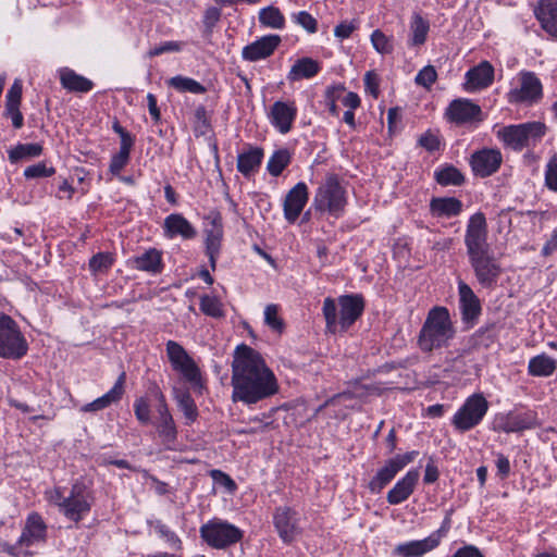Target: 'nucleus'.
<instances>
[{"label":"nucleus","mask_w":557,"mask_h":557,"mask_svg":"<svg viewBox=\"0 0 557 557\" xmlns=\"http://www.w3.org/2000/svg\"><path fill=\"white\" fill-rule=\"evenodd\" d=\"M45 499L55 507L70 521L78 523L85 519L94 505L92 490L82 480H76L67 495L63 488L55 486L45 491Z\"/></svg>","instance_id":"7ed1b4c3"},{"label":"nucleus","mask_w":557,"mask_h":557,"mask_svg":"<svg viewBox=\"0 0 557 557\" xmlns=\"http://www.w3.org/2000/svg\"><path fill=\"white\" fill-rule=\"evenodd\" d=\"M177 406L183 412L187 424L193 423L198 417L197 406L188 392H178L175 395Z\"/></svg>","instance_id":"a18cd8bd"},{"label":"nucleus","mask_w":557,"mask_h":557,"mask_svg":"<svg viewBox=\"0 0 557 557\" xmlns=\"http://www.w3.org/2000/svg\"><path fill=\"white\" fill-rule=\"evenodd\" d=\"M47 541V524L42 517L30 512L25 520L22 533L15 544H4L3 552L13 557H27L29 553L23 548L41 545Z\"/></svg>","instance_id":"6e6552de"},{"label":"nucleus","mask_w":557,"mask_h":557,"mask_svg":"<svg viewBox=\"0 0 557 557\" xmlns=\"http://www.w3.org/2000/svg\"><path fill=\"white\" fill-rule=\"evenodd\" d=\"M374 50L380 54H389L394 51V41L392 36H386L382 30L375 29L370 36Z\"/></svg>","instance_id":"09e8293b"},{"label":"nucleus","mask_w":557,"mask_h":557,"mask_svg":"<svg viewBox=\"0 0 557 557\" xmlns=\"http://www.w3.org/2000/svg\"><path fill=\"white\" fill-rule=\"evenodd\" d=\"M165 349L173 370L190 384H199L201 380L200 369L186 349L175 341H168Z\"/></svg>","instance_id":"f8f14e48"},{"label":"nucleus","mask_w":557,"mask_h":557,"mask_svg":"<svg viewBox=\"0 0 557 557\" xmlns=\"http://www.w3.org/2000/svg\"><path fill=\"white\" fill-rule=\"evenodd\" d=\"M543 97V86L540 78L533 72H521L518 84L508 92L510 103L533 104Z\"/></svg>","instance_id":"4468645a"},{"label":"nucleus","mask_w":557,"mask_h":557,"mask_svg":"<svg viewBox=\"0 0 557 557\" xmlns=\"http://www.w3.org/2000/svg\"><path fill=\"white\" fill-rule=\"evenodd\" d=\"M320 71V64L311 58L298 59L287 74L289 82L308 79L315 76Z\"/></svg>","instance_id":"e433bc0d"},{"label":"nucleus","mask_w":557,"mask_h":557,"mask_svg":"<svg viewBox=\"0 0 557 557\" xmlns=\"http://www.w3.org/2000/svg\"><path fill=\"white\" fill-rule=\"evenodd\" d=\"M259 22L261 25L272 29H283L285 27V17L278 8L269 5L259 11Z\"/></svg>","instance_id":"79ce46f5"},{"label":"nucleus","mask_w":557,"mask_h":557,"mask_svg":"<svg viewBox=\"0 0 557 557\" xmlns=\"http://www.w3.org/2000/svg\"><path fill=\"white\" fill-rule=\"evenodd\" d=\"M437 79V72L433 65L423 66L414 77L417 85L430 89Z\"/></svg>","instance_id":"5fc2aeb1"},{"label":"nucleus","mask_w":557,"mask_h":557,"mask_svg":"<svg viewBox=\"0 0 557 557\" xmlns=\"http://www.w3.org/2000/svg\"><path fill=\"white\" fill-rule=\"evenodd\" d=\"M162 228L163 235L168 239L181 237L184 240H189L197 235L195 226L182 213L169 214L164 219Z\"/></svg>","instance_id":"a878e982"},{"label":"nucleus","mask_w":557,"mask_h":557,"mask_svg":"<svg viewBox=\"0 0 557 557\" xmlns=\"http://www.w3.org/2000/svg\"><path fill=\"white\" fill-rule=\"evenodd\" d=\"M264 157L261 147L249 148L237 156V171L249 178L258 172Z\"/></svg>","instance_id":"2f4dec72"},{"label":"nucleus","mask_w":557,"mask_h":557,"mask_svg":"<svg viewBox=\"0 0 557 557\" xmlns=\"http://www.w3.org/2000/svg\"><path fill=\"white\" fill-rule=\"evenodd\" d=\"M366 307L361 294L342 295L337 300L326 297L322 312L329 333L346 332L363 313Z\"/></svg>","instance_id":"20e7f679"},{"label":"nucleus","mask_w":557,"mask_h":557,"mask_svg":"<svg viewBox=\"0 0 557 557\" xmlns=\"http://www.w3.org/2000/svg\"><path fill=\"white\" fill-rule=\"evenodd\" d=\"M557 369V360L546 354L532 357L528 363V373L532 376L547 377Z\"/></svg>","instance_id":"c9c22d12"},{"label":"nucleus","mask_w":557,"mask_h":557,"mask_svg":"<svg viewBox=\"0 0 557 557\" xmlns=\"http://www.w3.org/2000/svg\"><path fill=\"white\" fill-rule=\"evenodd\" d=\"M451 557H484V555L476 546L465 545L458 548Z\"/></svg>","instance_id":"774afa93"},{"label":"nucleus","mask_w":557,"mask_h":557,"mask_svg":"<svg viewBox=\"0 0 557 557\" xmlns=\"http://www.w3.org/2000/svg\"><path fill=\"white\" fill-rule=\"evenodd\" d=\"M264 323L274 332L282 333L284 322L278 314V306L271 304L264 308Z\"/></svg>","instance_id":"8fccbe9b"},{"label":"nucleus","mask_w":557,"mask_h":557,"mask_svg":"<svg viewBox=\"0 0 557 557\" xmlns=\"http://www.w3.org/2000/svg\"><path fill=\"white\" fill-rule=\"evenodd\" d=\"M364 89L367 92L371 94L374 98L379 96V77L377 75L369 71L364 74Z\"/></svg>","instance_id":"e2e57ef3"},{"label":"nucleus","mask_w":557,"mask_h":557,"mask_svg":"<svg viewBox=\"0 0 557 557\" xmlns=\"http://www.w3.org/2000/svg\"><path fill=\"white\" fill-rule=\"evenodd\" d=\"M547 127L544 123L534 121L517 125L504 126L497 131V137L513 150L535 147L545 136Z\"/></svg>","instance_id":"0eeeda50"},{"label":"nucleus","mask_w":557,"mask_h":557,"mask_svg":"<svg viewBox=\"0 0 557 557\" xmlns=\"http://www.w3.org/2000/svg\"><path fill=\"white\" fill-rule=\"evenodd\" d=\"M497 468V474L502 478H507L510 473V461L508 457L503 454H497V458L495 461Z\"/></svg>","instance_id":"338daca9"},{"label":"nucleus","mask_w":557,"mask_h":557,"mask_svg":"<svg viewBox=\"0 0 557 557\" xmlns=\"http://www.w3.org/2000/svg\"><path fill=\"white\" fill-rule=\"evenodd\" d=\"M545 186L552 191H557V152L546 163Z\"/></svg>","instance_id":"6e6d98bb"},{"label":"nucleus","mask_w":557,"mask_h":557,"mask_svg":"<svg viewBox=\"0 0 557 557\" xmlns=\"http://www.w3.org/2000/svg\"><path fill=\"white\" fill-rule=\"evenodd\" d=\"M539 426L537 414L535 411L527 410L523 412L510 411L500 414L496 419L495 430L505 433L522 432Z\"/></svg>","instance_id":"a211bd4d"},{"label":"nucleus","mask_w":557,"mask_h":557,"mask_svg":"<svg viewBox=\"0 0 557 557\" xmlns=\"http://www.w3.org/2000/svg\"><path fill=\"white\" fill-rule=\"evenodd\" d=\"M309 200V189L305 182H298L288 190L283 201L284 218L295 223Z\"/></svg>","instance_id":"aec40b11"},{"label":"nucleus","mask_w":557,"mask_h":557,"mask_svg":"<svg viewBox=\"0 0 557 557\" xmlns=\"http://www.w3.org/2000/svg\"><path fill=\"white\" fill-rule=\"evenodd\" d=\"M181 49V46L178 42L175 41H165L162 45L154 47L149 51L150 57L160 55L164 52H171V51H178Z\"/></svg>","instance_id":"69168bd1"},{"label":"nucleus","mask_w":557,"mask_h":557,"mask_svg":"<svg viewBox=\"0 0 557 557\" xmlns=\"http://www.w3.org/2000/svg\"><path fill=\"white\" fill-rule=\"evenodd\" d=\"M359 21L354 18L351 21H343L334 28V36L339 40L347 39L351 34L358 29Z\"/></svg>","instance_id":"4d7b16f0"},{"label":"nucleus","mask_w":557,"mask_h":557,"mask_svg":"<svg viewBox=\"0 0 557 557\" xmlns=\"http://www.w3.org/2000/svg\"><path fill=\"white\" fill-rule=\"evenodd\" d=\"M459 308L465 322H473L481 314V304L472 288L463 281L458 282Z\"/></svg>","instance_id":"cd10ccee"},{"label":"nucleus","mask_w":557,"mask_h":557,"mask_svg":"<svg viewBox=\"0 0 557 557\" xmlns=\"http://www.w3.org/2000/svg\"><path fill=\"white\" fill-rule=\"evenodd\" d=\"M281 37L278 35H267L245 46L242 50V58L248 62H258L273 54L278 45Z\"/></svg>","instance_id":"5701e85b"},{"label":"nucleus","mask_w":557,"mask_h":557,"mask_svg":"<svg viewBox=\"0 0 557 557\" xmlns=\"http://www.w3.org/2000/svg\"><path fill=\"white\" fill-rule=\"evenodd\" d=\"M55 173L54 168L47 166L45 162H38L24 170V176L27 180L50 177Z\"/></svg>","instance_id":"864d4df0"},{"label":"nucleus","mask_w":557,"mask_h":557,"mask_svg":"<svg viewBox=\"0 0 557 557\" xmlns=\"http://www.w3.org/2000/svg\"><path fill=\"white\" fill-rule=\"evenodd\" d=\"M126 380L125 372H122L114 385L102 396L96 398L91 403L85 404L81 407L82 412H97L110 407L112 404L119 403L124 395V384Z\"/></svg>","instance_id":"bb28decb"},{"label":"nucleus","mask_w":557,"mask_h":557,"mask_svg":"<svg viewBox=\"0 0 557 557\" xmlns=\"http://www.w3.org/2000/svg\"><path fill=\"white\" fill-rule=\"evenodd\" d=\"M158 400L157 413L158 418L154 422L158 435L165 449L172 450L177 440V429L174 419L169 410L165 396L159 389L156 391Z\"/></svg>","instance_id":"dca6fc26"},{"label":"nucleus","mask_w":557,"mask_h":557,"mask_svg":"<svg viewBox=\"0 0 557 557\" xmlns=\"http://www.w3.org/2000/svg\"><path fill=\"white\" fill-rule=\"evenodd\" d=\"M42 150V145L38 143L17 144L8 151V158L12 164H16L22 160L40 157Z\"/></svg>","instance_id":"58836bf2"},{"label":"nucleus","mask_w":557,"mask_h":557,"mask_svg":"<svg viewBox=\"0 0 557 557\" xmlns=\"http://www.w3.org/2000/svg\"><path fill=\"white\" fill-rule=\"evenodd\" d=\"M202 541L214 549H226L240 542L244 532L235 524L219 518L203 523L199 529Z\"/></svg>","instance_id":"1a4fd4ad"},{"label":"nucleus","mask_w":557,"mask_h":557,"mask_svg":"<svg viewBox=\"0 0 557 557\" xmlns=\"http://www.w3.org/2000/svg\"><path fill=\"white\" fill-rule=\"evenodd\" d=\"M133 267L138 271L159 274L163 270L162 253L156 248H150L134 257Z\"/></svg>","instance_id":"72a5a7b5"},{"label":"nucleus","mask_w":557,"mask_h":557,"mask_svg":"<svg viewBox=\"0 0 557 557\" xmlns=\"http://www.w3.org/2000/svg\"><path fill=\"white\" fill-rule=\"evenodd\" d=\"M200 310L203 314L220 319L225 315L223 304L215 296L203 295L200 297Z\"/></svg>","instance_id":"49530a36"},{"label":"nucleus","mask_w":557,"mask_h":557,"mask_svg":"<svg viewBox=\"0 0 557 557\" xmlns=\"http://www.w3.org/2000/svg\"><path fill=\"white\" fill-rule=\"evenodd\" d=\"M148 524L169 545L176 549H180L182 547V541L177 536V534L174 531H172L166 524H164L161 520H151L148 521Z\"/></svg>","instance_id":"de8ad7c7"},{"label":"nucleus","mask_w":557,"mask_h":557,"mask_svg":"<svg viewBox=\"0 0 557 557\" xmlns=\"http://www.w3.org/2000/svg\"><path fill=\"white\" fill-rule=\"evenodd\" d=\"M450 513H447L441 527L429 535L435 547H437L442 540L447 535L448 531L450 530Z\"/></svg>","instance_id":"052dcab7"},{"label":"nucleus","mask_w":557,"mask_h":557,"mask_svg":"<svg viewBox=\"0 0 557 557\" xmlns=\"http://www.w3.org/2000/svg\"><path fill=\"white\" fill-rule=\"evenodd\" d=\"M488 401L481 393H475L466 398L462 406L451 418V424L460 433H465L478 426L486 416Z\"/></svg>","instance_id":"9b49d317"},{"label":"nucleus","mask_w":557,"mask_h":557,"mask_svg":"<svg viewBox=\"0 0 557 557\" xmlns=\"http://www.w3.org/2000/svg\"><path fill=\"white\" fill-rule=\"evenodd\" d=\"M494 82V67L488 61H482L465 74L463 89L468 92L490 87Z\"/></svg>","instance_id":"b1692460"},{"label":"nucleus","mask_w":557,"mask_h":557,"mask_svg":"<svg viewBox=\"0 0 557 557\" xmlns=\"http://www.w3.org/2000/svg\"><path fill=\"white\" fill-rule=\"evenodd\" d=\"M292 21L304 28L309 34H314L318 30V21L307 11H299L292 13Z\"/></svg>","instance_id":"3c124183"},{"label":"nucleus","mask_w":557,"mask_h":557,"mask_svg":"<svg viewBox=\"0 0 557 557\" xmlns=\"http://www.w3.org/2000/svg\"><path fill=\"white\" fill-rule=\"evenodd\" d=\"M61 86L72 92H88L94 88V83L87 77L77 74L70 67L59 70Z\"/></svg>","instance_id":"473e14b6"},{"label":"nucleus","mask_w":557,"mask_h":557,"mask_svg":"<svg viewBox=\"0 0 557 557\" xmlns=\"http://www.w3.org/2000/svg\"><path fill=\"white\" fill-rule=\"evenodd\" d=\"M211 476L214 481H218L224 485L228 491L233 492L236 488V484L233 479L221 470H212Z\"/></svg>","instance_id":"0e129e2a"},{"label":"nucleus","mask_w":557,"mask_h":557,"mask_svg":"<svg viewBox=\"0 0 557 557\" xmlns=\"http://www.w3.org/2000/svg\"><path fill=\"white\" fill-rule=\"evenodd\" d=\"M231 384L232 400L248 406L274 396L280 389L273 370L261 354L245 344L234 350Z\"/></svg>","instance_id":"f257e3e1"},{"label":"nucleus","mask_w":557,"mask_h":557,"mask_svg":"<svg viewBox=\"0 0 557 557\" xmlns=\"http://www.w3.org/2000/svg\"><path fill=\"white\" fill-rule=\"evenodd\" d=\"M419 453L417 450L407 451L406 454L396 455L387 459L384 465L376 471L375 475L370 480L368 487L371 493H380L407 465L411 463Z\"/></svg>","instance_id":"ddd939ff"},{"label":"nucleus","mask_w":557,"mask_h":557,"mask_svg":"<svg viewBox=\"0 0 557 557\" xmlns=\"http://www.w3.org/2000/svg\"><path fill=\"white\" fill-rule=\"evenodd\" d=\"M456 335V329L446 307L435 306L429 310L418 335V346L423 352L445 348Z\"/></svg>","instance_id":"39448f33"},{"label":"nucleus","mask_w":557,"mask_h":557,"mask_svg":"<svg viewBox=\"0 0 557 557\" xmlns=\"http://www.w3.org/2000/svg\"><path fill=\"white\" fill-rule=\"evenodd\" d=\"M115 259L111 252H98L94 255L88 262L89 271L92 275L106 274L112 268Z\"/></svg>","instance_id":"c03bdc74"},{"label":"nucleus","mask_w":557,"mask_h":557,"mask_svg":"<svg viewBox=\"0 0 557 557\" xmlns=\"http://www.w3.org/2000/svg\"><path fill=\"white\" fill-rule=\"evenodd\" d=\"M290 161L292 152L289 151V149H277L269 158L267 163V170L272 176L277 177L289 165Z\"/></svg>","instance_id":"a19ab883"},{"label":"nucleus","mask_w":557,"mask_h":557,"mask_svg":"<svg viewBox=\"0 0 557 557\" xmlns=\"http://www.w3.org/2000/svg\"><path fill=\"white\" fill-rule=\"evenodd\" d=\"M429 208L433 218L451 219L460 215L463 205L456 197H433L430 200Z\"/></svg>","instance_id":"7c9ffc66"},{"label":"nucleus","mask_w":557,"mask_h":557,"mask_svg":"<svg viewBox=\"0 0 557 557\" xmlns=\"http://www.w3.org/2000/svg\"><path fill=\"white\" fill-rule=\"evenodd\" d=\"M420 473L417 469H410L387 492L386 500L389 505H399L406 502L414 492Z\"/></svg>","instance_id":"393cba45"},{"label":"nucleus","mask_w":557,"mask_h":557,"mask_svg":"<svg viewBox=\"0 0 557 557\" xmlns=\"http://www.w3.org/2000/svg\"><path fill=\"white\" fill-rule=\"evenodd\" d=\"M222 15L221 9L216 7H209L205 10L202 16V23L207 32L211 33L220 21Z\"/></svg>","instance_id":"13d9d810"},{"label":"nucleus","mask_w":557,"mask_h":557,"mask_svg":"<svg viewBox=\"0 0 557 557\" xmlns=\"http://www.w3.org/2000/svg\"><path fill=\"white\" fill-rule=\"evenodd\" d=\"M223 221L218 211H210L205 216V245L206 255L212 270L216 268V261L221 252L223 239Z\"/></svg>","instance_id":"2eb2a0df"},{"label":"nucleus","mask_w":557,"mask_h":557,"mask_svg":"<svg viewBox=\"0 0 557 557\" xmlns=\"http://www.w3.org/2000/svg\"><path fill=\"white\" fill-rule=\"evenodd\" d=\"M410 35L408 45L410 47H420L425 44L428 39V34L430 32V23L419 13H413L411 16L410 25Z\"/></svg>","instance_id":"4c0bfd02"},{"label":"nucleus","mask_w":557,"mask_h":557,"mask_svg":"<svg viewBox=\"0 0 557 557\" xmlns=\"http://www.w3.org/2000/svg\"><path fill=\"white\" fill-rule=\"evenodd\" d=\"M134 413L139 423L146 425L151 422L150 404L146 397H138L134 401Z\"/></svg>","instance_id":"603ef678"},{"label":"nucleus","mask_w":557,"mask_h":557,"mask_svg":"<svg viewBox=\"0 0 557 557\" xmlns=\"http://www.w3.org/2000/svg\"><path fill=\"white\" fill-rule=\"evenodd\" d=\"M534 15L542 28L557 40V0H540Z\"/></svg>","instance_id":"c756f323"},{"label":"nucleus","mask_w":557,"mask_h":557,"mask_svg":"<svg viewBox=\"0 0 557 557\" xmlns=\"http://www.w3.org/2000/svg\"><path fill=\"white\" fill-rule=\"evenodd\" d=\"M28 351L27 341L10 315L0 314V357L18 360Z\"/></svg>","instance_id":"9d476101"},{"label":"nucleus","mask_w":557,"mask_h":557,"mask_svg":"<svg viewBox=\"0 0 557 557\" xmlns=\"http://www.w3.org/2000/svg\"><path fill=\"white\" fill-rule=\"evenodd\" d=\"M503 156L498 149L484 148L475 151L470 159L473 173L480 177H487L498 171Z\"/></svg>","instance_id":"412c9836"},{"label":"nucleus","mask_w":557,"mask_h":557,"mask_svg":"<svg viewBox=\"0 0 557 557\" xmlns=\"http://www.w3.org/2000/svg\"><path fill=\"white\" fill-rule=\"evenodd\" d=\"M129 158V154L123 152L113 154L109 165L110 173L114 176L120 175L122 170L128 164Z\"/></svg>","instance_id":"bf43d9fd"},{"label":"nucleus","mask_w":557,"mask_h":557,"mask_svg":"<svg viewBox=\"0 0 557 557\" xmlns=\"http://www.w3.org/2000/svg\"><path fill=\"white\" fill-rule=\"evenodd\" d=\"M434 178L441 186H461L465 183L463 174L454 165L445 164L434 172Z\"/></svg>","instance_id":"ea45409f"},{"label":"nucleus","mask_w":557,"mask_h":557,"mask_svg":"<svg viewBox=\"0 0 557 557\" xmlns=\"http://www.w3.org/2000/svg\"><path fill=\"white\" fill-rule=\"evenodd\" d=\"M273 524L285 544H290L301 534L298 511L288 506L276 507L273 512Z\"/></svg>","instance_id":"f3484780"},{"label":"nucleus","mask_w":557,"mask_h":557,"mask_svg":"<svg viewBox=\"0 0 557 557\" xmlns=\"http://www.w3.org/2000/svg\"><path fill=\"white\" fill-rule=\"evenodd\" d=\"M465 245L478 283L484 288L494 287L502 274V267L487 243V224L484 213L475 212L469 218Z\"/></svg>","instance_id":"f03ea898"},{"label":"nucleus","mask_w":557,"mask_h":557,"mask_svg":"<svg viewBox=\"0 0 557 557\" xmlns=\"http://www.w3.org/2000/svg\"><path fill=\"white\" fill-rule=\"evenodd\" d=\"M168 85L180 92L200 95L206 92V87L194 78L176 75L168 81Z\"/></svg>","instance_id":"37998d69"},{"label":"nucleus","mask_w":557,"mask_h":557,"mask_svg":"<svg viewBox=\"0 0 557 557\" xmlns=\"http://www.w3.org/2000/svg\"><path fill=\"white\" fill-rule=\"evenodd\" d=\"M419 145L433 152L440 149V139L432 132H426L419 138Z\"/></svg>","instance_id":"680f3d73"},{"label":"nucleus","mask_w":557,"mask_h":557,"mask_svg":"<svg viewBox=\"0 0 557 557\" xmlns=\"http://www.w3.org/2000/svg\"><path fill=\"white\" fill-rule=\"evenodd\" d=\"M435 548L433 542L426 536L423 540H413L396 545L393 555L397 557H422Z\"/></svg>","instance_id":"f704fd0d"},{"label":"nucleus","mask_w":557,"mask_h":557,"mask_svg":"<svg viewBox=\"0 0 557 557\" xmlns=\"http://www.w3.org/2000/svg\"><path fill=\"white\" fill-rule=\"evenodd\" d=\"M22 90L21 81L15 79L5 95V110L3 115L12 121V125L15 129H20L24 125V116L20 110Z\"/></svg>","instance_id":"c85d7f7f"},{"label":"nucleus","mask_w":557,"mask_h":557,"mask_svg":"<svg viewBox=\"0 0 557 557\" xmlns=\"http://www.w3.org/2000/svg\"><path fill=\"white\" fill-rule=\"evenodd\" d=\"M347 203L345 186L336 174H327L315 188L310 208L317 213L338 219L344 215Z\"/></svg>","instance_id":"423d86ee"},{"label":"nucleus","mask_w":557,"mask_h":557,"mask_svg":"<svg viewBox=\"0 0 557 557\" xmlns=\"http://www.w3.org/2000/svg\"><path fill=\"white\" fill-rule=\"evenodd\" d=\"M298 109L294 101H275L268 112L270 124L281 134L285 135L293 128Z\"/></svg>","instance_id":"6ab92c4d"},{"label":"nucleus","mask_w":557,"mask_h":557,"mask_svg":"<svg viewBox=\"0 0 557 557\" xmlns=\"http://www.w3.org/2000/svg\"><path fill=\"white\" fill-rule=\"evenodd\" d=\"M482 110L480 106L473 101L459 98L453 100L446 109L445 115L447 120L455 124H466L480 120Z\"/></svg>","instance_id":"4be33fe9"}]
</instances>
